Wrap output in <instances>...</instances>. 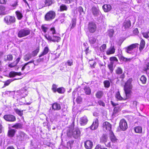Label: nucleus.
Returning a JSON list of instances; mask_svg holds the SVG:
<instances>
[{
	"label": "nucleus",
	"instance_id": "f257e3e1",
	"mask_svg": "<svg viewBox=\"0 0 149 149\" xmlns=\"http://www.w3.org/2000/svg\"><path fill=\"white\" fill-rule=\"evenodd\" d=\"M132 80V79L130 78L125 83L124 88L126 97L125 99H128L130 97L131 92V90L132 88V85L131 83Z\"/></svg>",
	"mask_w": 149,
	"mask_h": 149
},
{
	"label": "nucleus",
	"instance_id": "f03ea898",
	"mask_svg": "<svg viewBox=\"0 0 149 149\" xmlns=\"http://www.w3.org/2000/svg\"><path fill=\"white\" fill-rule=\"evenodd\" d=\"M80 131L77 128H74L72 130L70 129L68 132V135H72L75 139H77L80 136Z\"/></svg>",
	"mask_w": 149,
	"mask_h": 149
},
{
	"label": "nucleus",
	"instance_id": "7ed1b4c3",
	"mask_svg": "<svg viewBox=\"0 0 149 149\" xmlns=\"http://www.w3.org/2000/svg\"><path fill=\"white\" fill-rule=\"evenodd\" d=\"M31 30L27 28H25L20 30L18 33V36L22 38L26 36L30 33Z\"/></svg>",
	"mask_w": 149,
	"mask_h": 149
},
{
	"label": "nucleus",
	"instance_id": "20e7f679",
	"mask_svg": "<svg viewBox=\"0 0 149 149\" xmlns=\"http://www.w3.org/2000/svg\"><path fill=\"white\" fill-rule=\"evenodd\" d=\"M56 15L55 13L53 11H50L45 16V19L47 21H51L54 19Z\"/></svg>",
	"mask_w": 149,
	"mask_h": 149
},
{
	"label": "nucleus",
	"instance_id": "39448f33",
	"mask_svg": "<svg viewBox=\"0 0 149 149\" xmlns=\"http://www.w3.org/2000/svg\"><path fill=\"white\" fill-rule=\"evenodd\" d=\"M87 29L89 32L91 33H93L97 29L96 24L92 22H89Z\"/></svg>",
	"mask_w": 149,
	"mask_h": 149
},
{
	"label": "nucleus",
	"instance_id": "423d86ee",
	"mask_svg": "<svg viewBox=\"0 0 149 149\" xmlns=\"http://www.w3.org/2000/svg\"><path fill=\"white\" fill-rule=\"evenodd\" d=\"M4 21L7 24H10L15 22V19L14 17L8 15L4 17Z\"/></svg>",
	"mask_w": 149,
	"mask_h": 149
},
{
	"label": "nucleus",
	"instance_id": "0eeeda50",
	"mask_svg": "<svg viewBox=\"0 0 149 149\" xmlns=\"http://www.w3.org/2000/svg\"><path fill=\"white\" fill-rule=\"evenodd\" d=\"M119 127L122 131H125L127 128V125L126 121L124 119H121L119 123Z\"/></svg>",
	"mask_w": 149,
	"mask_h": 149
},
{
	"label": "nucleus",
	"instance_id": "6e6552de",
	"mask_svg": "<svg viewBox=\"0 0 149 149\" xmlns=\"http://www.w3.org/2000/svg\"><path fill=\"white\" fill-rule=\"evenodd\" d=\"M93 14L95 17H97L101 14L98 6H93L91 8Z\"/></svg>",
	"mask_w": 149,
	"mask_h": 149
},
{
	"label": "nucleus",
	"instance_id": "1a4fd4ad",
	"mask_svg": "<svg viewBox=\"0 0 149 149\" xmlns=\"http://www.w3.org/2000/svg\"><path fill=\"white\" fill-rule=\"evenodd\" d=\"M26 135L23 132L19 131L17 135V140L18 141L24 140Z\"/></svg>",
	"mask_w": 149,
	"mask_h": 149
},
{
	"label": "nucleus",
	"instance_id": "9d476101",
	"mask_svg": "<svg viewBox=\"0 0 149 149\" xmlns=\"http://www.w3.org/2000/svg\"><path fill=\"white\" fill-rule=\"evenodd\" d=\"M3 118L9 122H14L16 120L15 116L10 114L6 115L4 116Z\"/></svg>",
	"mask_w": 149,
	"mask_h": 149
},
{
	"label": "nucleus",
	"instance_id": "9b49d317",
	"mask_svg": "<svg viewBox=\"0 0 149 149\" xmlns=\"http://www.w3.org/2000/svg\"><path fill=\"white\" fill-rule=\"evenodd\" d=\"M139 44L137 43L132 44L126 48V52L127 53L130 54L132 52V51L133 49L138 47Z\"/></svg>",
	"mask_w": 149,
	"mask_h": 149
},
{
	"label": "nucleus",
	"instance_id": "f8f14e48",
	"mask_svg": "<svg viewBox=\"0 0 149 149\" xmlns=\"http://www.w3.org/2000/svg\"><path fill=\"white\" fill-rule=\"evenodd\" d=\"M84 145L87 149H91L93 146V143L90 140H87L84 142Z\"/></svg>",
	"mask_w": 149,
	"mask_h": 149
},
{
	"label": "nucleus",
	"instance_id": "ddd939ff",
	"mask_svg": "<svg viewBox=\"0 0 149 149\" xmlns=\"http://www.w3.org/2000/svg\"><path fill=\"white\" fill-rule=\"evenodd\" d=\"M98 125V120L97 119H96L93 122L92 125L90 126V128L93 130L97 129Z\"/></svg>",
	"mask_w": 149,
	"mask_h": 149
},
{
	"label": "nucleus",
	"instance_id": "4468645a",
	"mask_svg": "<svg viewBox=\"0 0 149 149\" xmlns=\"http://www.w3.org/2000/svg\"><path fill=\"white\" fill-rule=\"evenodd\" d=\"M52 109L54 110L58 111L61 109L60 104L57 102H55L52 105Z\"/></svg>",
	"mask_w": 149,
	"mask_h": 149
},
{
	"label": "nucleus",
	"instance_id": "2eb2a0df",
	"mask_svg": "<svg viewBox=\"0 0 149 149\" xmlns=\"http://www.w3.org/2000/svg\"><path fill=\"white\" fill-rule=\"evenodd\" d=\"M103 126L104 129L110 131L111 129V124L108 122H105L103 123Z\"/></svg>",
	"mask_w": 149,
	"mask_h": 149
},
{
	"label": "nucleus",
	"instance_id": "dca6fc26",
	"mask_svg": "<svg viewBox=\"0 0 149 149\" xmlns=\"http://www.w3.org/2000/svg\"><path fill=\"white\" fill-rule=\"evenodd\" d=\"M88 120L86 116L81 118L80 120V123L81 125H84L86 124Z\"/></svg>",
	"mask_w": 149,
	"mask_h": 149
},
{
	"label": "nucleus",
	"instance_id": "f3484780",
	"mask_svg": "<svg viewBox=\"0 0 149 149\" xmlns=\"http://www.w3.org/2000/svg\"><path fill=\"white\" fill-rule=\"evenodd\" d=\"M115 49L113 46H111L109 49H108L106 52V53L107 55H110L114 54L115 52Z\"/></svg>",
	"mask_w": 149,
	"mask_h": 149
},
{
	"label": "nucleus",
	"instance_id": "a211bd4d",
	"mask_svg": "<svg viewBox=\"0 0 149 149\" xmlns=\"http://www.w3.org/2000/svg\"><path fill=\"white\" fill-rule=\"evenodd\" d=\"M102 7L103 10L105 12H109L111 9V6L109 5L105 4Z\"/></svg>",
	"mask_w": 149,
	"mask_h": 149
},
{
	"label": "nucleus",
	"instance_id": "6ab92c4d",
	"mask_svg": "<svg viewBox=\"0 0 149 149\" xmlns=\"http://www.w3.org/2000/svg\"><path fill=\"white\" fill-rule=\"evenodd\" d=\"M49 50V49L47 47H45L42 52L39 55V57H41V56L46 55L48 53Z\"/></svg>",
	"mask_w": 149,
	"mask_h": 149
},
{
	"label": "nucleus",
	"instance_id": "aec40b11",
	"mask_svg": "<svg viewBox=\"0 0 149 149\" xmlns=\"http://www.w3.org/2000/svg\"><path fill=\"white\" fill-rule=\"evenodd\" d=\"M131 25L130 20L128 19L125 21L123 23V26L125 29L129 28Z\"/></svg>",
	"mask_w": 149,
	"mask_h": 149
},
{
	"label": "nucleus",
	"instance_id": "412c9836",
	"mask_svg": "<svg viewBox=\"0 0 149 149\" xmlns=\"http://www.w3.org/2000/svg\"><path fill=\"white\" fill-rule=\"evenodd\" d=\"M134 130L135 133L140 134L142 132V129L141 126H138L134 127Z\"/></svg>",
	"mask_w": 149,
	"mask_h": 149
},
{
	"label": "nucleus",
	"instance_id": "4be33fe9",
	"mask_svg": "<svg viewBox=\"0 0 149 149\" xmlns=\"http://www.w3.org/2000/svg\"><path fill=\"white\" fill-rule=\"evenodd\" d=\"M16 131L13 129H11L8 130V136L10 137H13L15 135Z\"/></svg>",
	"mask_w": 149,
	"mask_h": 149
},
{
	"label": "nucleus",
	"instance_id": "5701e85b",
	"mask_svg": "<svg viewBox=\"0 0 149 149\" xmlns=\"http://www.w3.org/2000/svg\"><path fill=\"white\" fill-rule=\"evenodd\" d=\"M22 126L23 125L22 124L18 123H15V125L12 126V127L17 129H20L22 128Z\"/></svg>",
	"mask_w": 149,
	"mask_h": 149
},
{
	"label": "nucleus",
	"instance_id": "b1692460",
	"mask_svg": "<svg viewBox=\"0 0 149 149\" xmlns=\"http://www.w3.org/2000/svg\"><path fill=\"white\" fill-rule=\"evenodd\" d=\"M110 138L111 141L113 142H115L117 140L114 134L111 131L110 132Z\"/></svg>",
	"mask_w": 149,
	"mask_h": 149
},
{
	"label": "nucleus",
	"instance_id": "393cba45",
	"mask_svg": "<svg viewBox=\"0 0 149 149\" xmlns=\"http://www.w3.org/2000/svg\"><path fill=\"white\" fill-rule=\"evenodd\" d=\"M34 62V61H31L29 62L26 63L22 67V71L24 70L25 69L28 70L29 68V66H28V65L29 63H33Z\"/></svg>",
	"mask_w": 149,
	"mask_h": 149
},
{
	"label": "nucleus",
	"instance_id": "a878e982",
	"mask_svg": "<svg viewBox=\"0 0 149 149\" xmlns=\"http://www.w3.org/2000/svg\"><path fill=\"white\" fill-rule=\"evenodd\" d=\"M32 57V54L30 53H29L24 56V59L25 61H27L31 58Z\"/></svg>",
	"mask_w": 149,
	"mask_h": 149
},
{
	"label": "nucleus",
	"instance_id": "bb28decb",
	"mask_svg": "<svg viewBox=\"0 0 149 149\" xmlns=\"http://www.w3.org/2000/svg\"><path fill=\"white\" fill-rule=\"evenodd\" d=\"M13 59V56L11 54H9L5 56L4 59L5 61H11Z\"/></svg>",
	"mask_w": 149,
	"mask_h": 149
},
{
	"label": "nucleus",
	"instance_id": "cd10ccee",
	"mask_svg": "<svg viewBox=\"0 0 149 149\" xmlns=\"http://www.w3.org/2000/svg\"><path fill=\"white\" fill-rule=\"evenodd\" d=\"M103 95V92L102 91H100L97 92L95 94V96L97 98H101Z\"/></svg>",
	"mask_w": 149,
	"mask_h": 149
},
{
	"label": "nucleus",
	"instance_id": "c85d7f7f",
	"mask_svg": "<svg viewBox=\"0 0 149 149\" xmlns=\"http://www.w3.org/2000/svg\"><path fill=\"white\" fill-rule=\"evenodd\" d=\"M85 93L88 95H89L91 93V90L90 88L88 86H86L84 89Z\"/></svg>",
	"mask_w": 149,
	"mask_h": 149
},
{
	"label": "nucleus",
	"instance_id": "c756f323",
	"mask_svg": "<svg viewBox=\"0 0 149 149\" xmlns=\"http://www.w3.org/2000/svg\"><path fill=\"white\" fill-rule=\"evenodd\" d=\"M96 39L92 36L89 38V41L91 45L94 44L96 42Z\"/></svg>",
	"mask_w": 149,
	"mask_h": 149
},
{
	"label": "nucleus",
	"instance_id": "7c9ffc66",
	"mask_svg": "<svg viewBox=\"0 0 149 149\" xmlns=\"http://www.w3.org/2000/svg\"><path fill=\"white\" fill-rule=\"evenodd\" d=\"M145 46V42L142 39L140 42L139 50L141 51L144 48Z\"/></svg>",
	"mask_w": 149,
	"mask_h": 149
},
{
	"label": "nucleus",
	"instance_id": "2f4dec72",
	"mask_svg": "<svg viewBox=\"0 0 149 149\" xmlns=\"http://www.w3.org/2000/svg\"><path fill=\"white\" fill-rule=\"evenodd\" d=\"M16 79H11L8 80L6 82H4V85L3 88L4 87L6 86H8L11 82L13 81L14 80H15Z\"/></svg>",
	"mask_w": 149,
	"mask_h": 149
},
{
	"label": "nucleus",
	"instance_id": "473e14b6",
	"mask_svg": "<svg viewBox=\"0 0 149 149\" xmlns=\"http://www.w3.org/2000/svg\"><path fill=\"white\" fill-rule=\"evenodd\" d=\"M107 136L106 135L103 134L100 139V142L105 143L107 141Z\"/></svg>",
	"mask_w": 149,
	"mask_h": 149
},
{
	"label": "nucleus",
	"instance_id": "72a5a7b5",
	"mask_svg": "<svg viewBox=\"0 0 149 149\" xmlns=\"http://www.w3.org/2000/svg\"><path fill=\"white\" fill-rule=\"evenodd\" d=\"M115 97L118 100H121L123 99V98L120 95L119 91H118L116 93Z\"/></svg>",
	"mask_w": 149,
	"mask_h": 149
},
{
	"label": "nucleus",
	"instance_id": "f704fd0d",
	"mask_svg": "<svg viewBox=\"0 0 149 149\" xmlns=\"http://www.w3.org/2000/svg\"><path fill=\"white\" fill-rule=\"evenodd\" d=\"M14 110L16 113L20 116H22L23 114V111H21L18 109H15Z\"/></svg>",
	"mask_w": 149,
	"mask_h": 149
},
{
	"label": "nucleus",
	"instance_id": "c9c22d12",
	"mask_svg": "<svg viewBox=\"0 0 149 149\" xmlns=\"http://www.w3.org/2000/svg\"><path fill=\"white\" fill-rule=\"evenodd\" d=\"M16 14L17 15V19H21L23 17L22 14L19 11H16L15 12Z\"/></svg>",
	"mask_w": 149,
	"mask_h": 149
},
{
	"label": "nucleus",
	"instance_id": "e433bc0d",
	"mask_svg": "<svg viewBox=\"0 0 149 149\" xmlns=\"http://www.w3.org/2000/svg\"><path fill=\"white\" fill-rule=\"evenodd\" d=\"M60 9L61 11L66 10H67V7L65 5L63 4L60 6Z\"/></svg>",
	"mask_w": 149,
	"mask_h": 149
},
{
	"label": "nucleus",
	"instance_id": "4c0bfd02",
	"mask_svg": "<svg viewBox=\"0 0 149 149\" xmlns=\"http://www.w3.org/2000/svg\"><path fill=\"white\" fill-rule=\"evenodd\" d=\"M109 36L111 38L113 37L114 33V31L113 29L109 30L108 31Z\"/></svg>",
	"mask_w": 149,
	"mask_h": 149
},
{
	"label": "nucleus",
	"instance_id": "58836bf2",
	"mask_svg": "<svg viewBox=\"0 0 149 149\" xmlns=\"http://www.w3.org/2000/svg\"><path fill=\"white\" fill-rule=\"evenodd\" d=\"M104 87L106 88H108L110 86V83L108 80L104 81Z\"/></svg>",
	"mask_w": 149,
	"mask_h": 149
},
{
	"label": "nucleus",
	"instance_id": "ea45409f",
	"mask_svg": "<svg viewBox=\"0 0 149 149\" xmlns=\"http://www.w3.org/2000/svg\"><path fill=\"white\" fill-rule=\"evenodd\" d=\"M45 3L46 6H49L52 4V0H46Z\"/></svg>",
	"mask_w": 149,
	"mask_h": 149
},
{
	"label": "nucleus",
	"instance_id": "a19ab883",
	"mask_svg": "<svg viewBox=\"0 0 149 149\" xmlns=\"http://www.w3.org/2000/svg\"><path fill=\"white\" fill-rule=\"evenodd\" d=\"M140 80L143 84H145L146 82V79L144 75H142L141 77Z\"/></svg>",
	"mask_w": 149,
	"mask_h": 149
},
{
	"label": "nucleus",
	"instance_id": "79ce46f5",
	"mask_svg": "<svg viewBox=\"0 0 149 149\" xmlns=\"http://www.w3.org/2000/svg\"><path fill=\"white\" fill-rule=\"evenodd\" d=\"M116 73L118 74H121L123 72L122 69L119 67H118L116 70Z\"/></svg>",
	"mask_w": 149,
	"mask_h": 149
},
{
	"label": "nucleus",
	"instance_id": "37998d69",
	"mask_svg": "<svg viewBox=\"0 0 149 149\" xmlns=\"http://www.w3.org/2000/svg\"><path fill=\"white\" fill-rule=\"evenodd\" d=\"M72 24L71 27V29H73L75 26L76 24V19H73L72 21Z\"/></svg>",
	"mask_w": 149,
	"mask_h": 149
},
{
	"label": "nucleus",
	"instance_id": "c03bdc74",
	"mask_svg": "<svg viewBox=\"0 0 149 149\" xmlns=\"http://www.w3.org/2000/svg\"><path fill=\"white\" fill-rule=\"evenodd\" d=\"M55 37V38H53L52 41L53 42H58L60 40V38L58 36H53V37Z\"/></svg>",
	"mask_w": 149,
	"mask_h": 149
},
{
	"label": "nucleus",
	"instance_id": "a18cd8bd",
	"mask_svg": "<svg viewBox=\"0 0 149 149\" xmlns=\"http://www.w3.org/2000/svg\"><path fill=\"white\" fill-rule=\"evenodd\" d=\"M60 93H63L64 92V88H59L57 89V91Z\"/></svg>",
	"mask_w": 149,
	"mask_h": 149
},
{
	"label": "nucleus",
	"instance_id": "49530a36",
	"mask_svg": "<svg viewBox=\"0 0 149 149\" xmlns=\"http://www.w3.org/2000/svg\"><path fill=\"white\" fill-rule=\"evenodd\" d=\"M16 75V73L15 72L11 71L9 74L10 77H13Z\"/></svg>",
	"mask_w": 149,
	"mask_h": 149
},
{
	"label": "nucleus",
	"instance_id": "de8ad7c7",
	"mask_svg": "<svg viewBox=\"0 0 149 149\" xmlns=\"http://www.w3.org/2000/svg\"><path fill=\"white\" fill-rule=\"evenodd\" d=\"M5 10V7L2 6H0V14H3Z\"/></svg>",
	"mask_w": 149,
	"mask_h": 149
},
{
	"label": "nucleus",
	"instance_id": "09e8293b",
	"mask_svg": "<svg viewBox=\"0 0 149 149\" xmlns=\"http://www.w3.org/2000/svg\"><path fill=\"white\" fill-rule=\"evenodd\" d=\"M39 52V49H36L32 52V57L36 56Z\"/></svg>",
	"mask_w": 149,
	"mask_h": 149
},
{
	"label": "nucleus",
	"instance_id": "8fccbe9b",
	"mask_svg": "<svg viewBox=\"0 0 149 149\" xmlns=\"http://www.w3.org/2000/svg\"><path fill=\"white\" fill-rule=\"evenodd\" d=\"M41 29L44 33H46L48 30V28L45 26V25H42L41 26Z\"/></svg>",
	"mask_w": 149,
	"mask_h": 149
},
{
	"label": "nucleus",
	"instance_id": "3c124183",
	"mask_svg": "<svg viewBox=\"0 0 149 149\" xmlns=\"http://www.w3.org/2000/svg\"><path fill=\"white\" fill-rule=\"evenodd\" d=\"M45 36L48 40L52 41L53 38L51 36L46 35Z\"/></svg>",
	"mask_w": 149,
	"mask_h": 149
},
{
	"label": "nucleus",
	"instance_id": "603ef678",
	"mask_svg": "<svg viewBox=\"0 0 149 149\" xmlns=\"http://www.w3.org/2000/svg\"><path fill=\"white\" fill-rule=\"evenodd\" d=\"M68 65L71 66L73 65V61L72 60H68L67 62Z\"/></svg>",
	"mask_w": 149,
	"mask_h": 149
},
{
	"label": "nucleus",
	"instance_id": "864d4df0",
	"mask_svg": "<svg viewBox=\"0 0 149 149\" xmlns=\"http://www.w3.org/2000/svg\"><path fill=\"white\" fill-rule=\"evenodd\" d=\"M98 103L100 106H102L103 107H104L105 106L104 103L101 100H99L98 101Z\"/></svg>",
	"mask_w": 149,
	"mask_h": 149
},
{
	"label": "nucleus",
	"instance_id": "5fc2aeb1",
	"mask_svg": "<svg viewBox=\"0 0 149 149\" xmlns=\"http://www.w3.org/2000/svg\"><path fill=\"white\" fill-rule=\"evenodd\" d=\"M56 88L57 86L56 85L54 84L53 85L52 89L54 92L55 93L57 91Z\"/></svg>",
	"mask_w": 149,
	"mask_h": 149
},
{
	"label": "nucleus",
	"instance_id": "6e6d98bb",
	"mask_svg": "<svg viewBox=\"0 0 149 149\" xmlns=\"http://www.w3.org/2000/svg\"><path fill=\"white\" fill-rule=\"evenodd\" d=\"M110 60L111 61H115L117 62L118 61V59H117L115 57H111L110 58Z\"/></svg>",
	"mask_w": 149,
	"mask_h": 149
},
{
	"label": "nucleus",
	"instance_id": "4d7b16f0",
	"mask_svg": "<svg viewBox=\"0 0 149 149\" xmlns=\"http://www.w3.org/2000/svg\"><path fill=\"white\" fill-rule=\"evenodd\" d=\"M109 68L111 72H112L113 70V65L112 64H111L108 65Z\"/></svg>",
	"mask_w": 149,
	"mask_h": 149
},
{
	"label": "nucleus",
	"instance_id": "13d9d810",
	"mask_svg": "<svg viewBox=\"0 0 149 149\" xmlns=\"http://www.w3.org/2000/svg\"><path fill=\"white\" fill-rule=\"evenodd\" d=\"M149 33V32H147L144 33H143V35L144 37L146 38H149L148 34Z\"/></svg>",
	"mask_w": 149,
	"mask_h": 149
},
{
	"label": "nucleus",
	"instance_id": "bf43d9fd",
	"mask_svg": "<svg viewBox=\"0 0 149 149\" xmlns=\"http://www.w3.org/2000/svg\"><path fill=\"white\" fill-rule=\"evenodd\" d=\"M82 99L80 97H78L76 99V101L78 103H80L82 101Z\"/></svg>",
	"mask_w": 149,
	"mask_h": 149
},
{
	"label": "nucleus",
	"instance_id": "052dcab7",
	"mask_svg": "<svg viewBox=\"0 0 149 149\" xmlns=\"http://www.w3.org/2000/svg\"><path fill=\"white\" fill-rule=\"evenodd\" d=\"M95 149H107V148L104 147H102L100 145H98L96 146Z\"/></svg>",
	"mask_w": 149,
	"mask_h": 149
},
{
	"label": "nucleus",
	"instance_id": "680f3d73",
	"mask_svg": "<svg viewBox=\"0 0 149 149\" xmlns=\"http://www.w3.org/2000/svg\"><path fill=\"white\" fill-rule=\"evenodd\" d=\"M78 10L79 12L81 14L82 13H84V11L83 8L81 6H80L78 8Z\"/></svg>",
	"mask_w": 149,
	"mask_h": 149
},
{
	"label": "nucleus",
	"instance_id": "e2e57ef3",
	"mask_svg": "<svg viewBox=\"0 0 149 149\" xmlns=\"http://www.w3.org/2000/svg\"><path fill=\"white\" fill-rule=\"evenodd\" d=\"M50 31L52 32V33L54 34L56 33V31L54 27H52L50 29Z\"/></svg>",
	"mask_w": 149,
	"mask_h": 149
},
{
	"label": "nucleus",
	"instance_id": "0e129e2a",
	"mask_svg": "<svg viewBox=\"0 0 149 149\" xmlns=\"http://www.w3.org/2000/svg\"><path fill=\"white\" fill-rule=\"evenodd\" d=\"M16 65L15 63V62H14L13 63L9 64L8 66L10 68H13Z\"/></svg>",
	"mask_w": 149,
	"mask_h": 149
},
{
	"label": "nucleus",
	"instance_id": "69168bd1",
	"mask_svg": "<svg viewBox=\"0 0 149 149\" xmlns=\"http://www.w3.org/2000/svg\"><path fill=\"white\" fill-rule=\"evenodd\" d=\"M149 69V63L148 62V64L146 65V67L144 68V70L145 71H147Z\"/></svg>",
	"mask_w": 149,
	"mask_h": 149
},
{
	"label": "nucleus",
	"instance_id": "338daca9",
	"mask_svg": "<svg viewBox=\"0 0 149 149\" xmlns=\"http://www.w3.org/2000/svg\"><path fill=\"white\" fill-rule=\"evenodd\" d=\"M119 108L118 107H115L114 109V112L116 113L119 110Z\"/></svg>",
	"mask_w": 149,
	"mask_h": 149
},
{
	"label": "nucleus",
	"instance_id": "774afa93",
	"mask_svg": "<svg viewBox=\"0 0 149 149\" xmlns=\"http://www.w3.org/2000/svg\"><path fill=\"white\" fill-rule=\"evenodd\" d=\"M20 58H18L16 60V61H14V62H15V64L17 65L18 63V62H19V61L20 60Z\"/></svg>",
	"mask_w": 149,
	"mask_h": 149
}]
</instances>
